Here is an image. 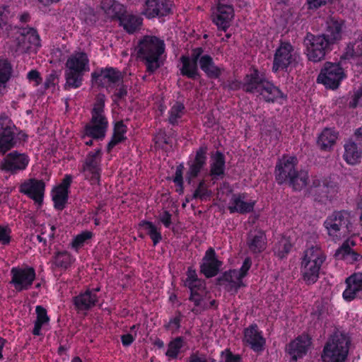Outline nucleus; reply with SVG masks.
Masks as SVG:
<instances>
[{"instance_id":"35","label":"nucleus","mask_w":362,"mask_h":362,"mask_svg":"<svg viewBox=\"0 0 362 362\" xmlns=\"http://www.w3.org/2000/svg\"><path fill=\"white\" fill-rule=\"evenodd\" d=\"M101 8L110 19H118L124 11L123 5L115 0H102Z\"/></svg>"},{"instance_id":"13","label":"nucleus","mask_w":362,"mask_h":362,"mask_svg":"<svg viewBox=\"0 0 362 362\" xmlns=\"http://www.w3.org/2000/svg\"><path fill=\"white\" fill-rule=\"evenodd\" d=\"M298 58V54L290 43L282 42L276 50L272 70L274 72L286 70L289 66L294 65Z\"/></svg>"},{"instance_id":"17","label":"nucleus","mask_w":362,"mask_h":362,"mask_svg":"<svg viewBox=\"0 0 362 362\" xmlns=\"http://www.w3.org/2000/svg\"><path fill=\"white\" fill-rule=\"evenodd\" d=\"M100 150L90 152L85 159L82 167V173L86 180L91 184H96L99 182L100 177Z\"/></svg>"},{"instance_id":"7","label":"nucleus","mask_w":362,"mask_h":362,"mask_svg":"<svg viewBox=\"0 0 362 362\" xmlns=\"http://www.w3.org/2000/svg\"><path fill=\"white\" fill-rule=\"evenodd\" d=\"M350 345L349 336L341 332H334L325 345L322 358L324 362H344Z\"/></svg>"},{"instance_id":"4","label":"nucleus","mask_w":362,"mask_h":362,"mask_svg":"<svg viewBox=\"0 0 362 362\" xmlns=\"http://www.w3.org/2000/svg\"><path fill=\"white\" fill-rule=\"evenodd\" d=\"M89 70V59L85 52H76L71 54L65 64L66 87L69 88L80 87L84 74Z\"/></svg>"},{"instance_id":"46","label":"nucleus","mask_w":362,"mask_h":362,"mask_svg":"<svg viewBox=\"0 0 362 362\" xmlns=\"http://www.w3.org/2000/svg\"><path fill=\"white\" fill-rule=\"evenodd\" d=\"M142 226L145 230L147 231L148 235L153 242V245L158 244L162 239L160 228L156 226L154 223L150 221H144Z\"/></svg>"},{"instance_id":"34","label":"nucleus","mask_w":362,"mask_h":362,"mask_svg":"<svg viewBox=\"0 0 362 362\" xmlns=\"http://www.w3.org/2000/svg\"><path fill=\"white\" fill-rule=\"evenodd\" d=\"M119 25L129 33H133L140 28L142 23V18L133 14L123 13L118 18Z\"/></svg>"},{"instance_id":"2","label":"nucleus","mask_w":362,"mask_h":362,"mask_svg":"<svg viewBox=\"0 0 362 362\" xmlns=\"http://www.w3.org/2000/svg\"><path fill=\"white\" fill-rule=\"evenodd\" d=\"M326 255L318 245H313L306 249L301 258L300 273L303 281L307 284L315 283Z\"/></svg>"},{"instance_id":"20","label":"nucleus","mask_w":362,"mask_h":362,"mask_svg":"<svg viewBox=\"0 0 362 362\" xmlns=\"http://www.w3.org/2000/svg\"><path fill=\"white\" fill-rule=\"evenodd\" d=\"M251 265V259L246 258L239 270H230L224 274V281L228 283L227 286L230 290H235L236 291L240 287L243 286L242 279L247 275Z\"/></svg>"},{"instance_id":"24","label":"nucleus","mask_w":362,"mask_h":362,"mask_svg":"<svg viewBox=\"0 0 362 362\" xmlns=\"http://www.w3.org/2000/svg\"><path fill=\"white\" fill-rule=\"evenodd\" d=\"M311 344V339L308 334H302L291 341L286 346V351L293 360L305 356Z\"/></svg>"},{"instance_id":"49","label":"nucleus","mask_w":362,"mask_h":362,"mask_svg":"<svg viewBox=\"0 0 362 362\" xmlns=\"http://www.w3.org/2000/svg\"><path fill=\"white\" fill-rule=\"evenodd\" d=\"M55 227L51 224H42L40 227V234L37 235L40 242H46L47 239L52 240L54 235Z\"/></svg>"},{"instance_id":"62","label":"nucleus","mask_w":362,"mask_h":362,"mask_svg":"<svg viewBox=\"0 0 362 362\" xmlns=\"http://www.w3.org/2000/svg\"><path fill=\"white\" fill-rule=\"evenodd\" d=\"M189 362H209L204 355L193 354L189 358Z\"/></svg>"},{"instance_id":"41","label":"nucleus","mask_w":362,"mask_h":362,"mask_svg":"<svg viewBox=\"0 0 362 362\" xmlns=\"http://www.w3.org/2000/svg\"><path fill=\"white\" fill-rule=\"evenodd\" d=\"M210 166L211 175L214 177L223 175L225 170V160L223 155L220 152H216L213 155Z\"/></svg>"},{"instance_id":"12","label":"nucleus","mask_w":362,"mask_h":362,"mask_svg":"<svg viewBox=\"0 0 362 362\" xmlns=\"http://www.w3.org/2000/svg\"><path fill=\"white\" fill-rule=\"evenodd\" d=\"M306 45L307 56L309 60L317 62L324 59L329 46V41L325 35L308 34L304 40Z\"/></svg>"},{"instance_id":"40","label":"nucleus","mask_w":362,"mask_h":362,"mask_svg":"<svg viewBox=\"0 0 362 362\" xmlns=\"http://www.w3.org/2000/svg\"><path fill=\"white\" fill-rule=\"evenodd\" d=\"M248 246L254 253L260 252L265 249V235L262 231L251 233L248 238Z\"/></svg>"},{"instance_id":"19","label":"nucleus","mask_w":362,"mask_h":362,"mask_svg":"<svg viewBox=\"0 0 362 362\" xmlns=\"http://www.w3.org/2000/svg\"><path fill=\"white\" fill-rule=\"evenodd\" d=\"M296 164L297 158L295 156H284L279 160L276 166V179L279 184L289 182L296 173Z\"/></svg>"},{"instance_id":"9","label":"nucleus","mask_w":362,"mask_h":362,"mask_svg":"<svg viewBox=\"0 0 362 362\" xmlns=\"http://www.w3.org/2000/svg\"><path fill=\"white\" fill-rule=\"evenodd\" d=\"M217 197L223 203V207L227 209L230 214H247L251 212L255 202L248 199L245 194H233L228 191L224 194L223 191H218Z\"/></svg>"},{"instance_id":"51","label":"nucleus","mask_w":362,"mask_h":362,"mask_svg":"<svg viewBox=\"0 0 362 362\" xmlns=\"http://www.w3.org/2000/svg\"><path fill=\"white\" fill-rule=\"evenodd\" d=\"M182 346V340L181 338H176L175 340L172 341L169 345L168 349L166 351V356L171 358H175L177 357V354L180 352V349Z\"/></svg>"},{"instance_id":"15","label":"nucleus","mask_w":362,"mask_h":362,"mask_svg":"<svg viewBox=\"0 0 362 362\" xmlns=\"http://www.w3.org/2000/svg\"><path fill=\"white\" fill-rule=\"evenodd\" d=\"M11 281L17 291L28 290L35 279V271L33 267H13L11 270Z\"/></svg>"},{"instance_id":"56","label":"nucleus","mask_w":362,"mask_h":362,"mask_svg":"<svg viewBox=\"0 0 362 362\" xmlns=\"http://www.w3.org/2000/svg\"><path fill=\"white\" fill-rule=\"evenodd\" d=\"M358 105H362V87L357 90L349 102V106L351 107H356Z\"/></svg>"},{"instance_id":"23","label":"nucleus","mask_w":362,"mask_h":362,"mask_svg":"<svg viewBox=\"0 0 362 362\" xmlns=\"http://www.w3.org/2000/svg\"><path fill=\"white\" fill-rule=\"evenodd\" d=\"M243 342L254 351L261 352L264 349L266 340L257 326L252 325L244 330Z\"/></svg>"},{"instance_id":"31","label":"nucleus","mask_w":362,"mask_h":362,"mask_svg":"<svg viewBox=\"0 0 362 362\" xmlns=\"http://www.w3.org/2000/svg\"><path fill=\"white\" fill-rule=\"evenodd\" d=\"M221 264V262L215 257L214 250L210 248L203 259L201 271L206 277H212L217 274Z\"/></svg>"},{"instance_id":"52","label":"nucleus","mask_w":362,"mask_h":362,"mask_svg":"<svg viewBox=\"0 0 362 362\" xmlns=\"http://www.w3.org/2000/svg\"><path fill=\"white\" fill-rule=\"evenodd\" d=\"M93 236V233L90 231H84L77 235L72 241V247L78 250L82 247L86 240L90 239Z\"/></svg>"},{"instance_id":"37","label":"nucleus","mask_w":362,"mask_h":362,"mask_svg":"<svg viewBox=\"0 0 362 362\" xmlns=\"http://www.w3.org/2000/svg\"><path fill=\"white\" fill-rule=\"evenodd\" d=\"M327 24V28L324 35L331 45L341 38L342 24L334 19H330Z\"/></svg>"},{"instance_id":"48","label":"nucleus","mask_w":362,"mask_h":362,"mask_svg":"<svg viewBox=\"0 0 362 362\" xmlns=\"http://www.w3.org/2000/svg\"><path fill=\"white\" fill-rule=\"evenodd\" d=\"M72 257L67 252H57L54 256V264L62 269L68 268L72 262Z\"/></svg>"},{"instance_id":"29","label":"nucleus","mask_w":362,"mask_h":362,"mask_svg":"<svg viewBox=\"0 0 362 362\" xmlns=\"http://www.w3.org/2000/svg\"><path fill=\"white\" fill-rule=\"evenodd\" d=\"M203 53L200 47L193 49L190 57H182V67L181 72L189 78H194L197 76V61Z\"/></svg>"},{"instance_id":"14","label":"nucleus","mask_w":362,"mask_h":362,"mask_svg":"<svg viewBox=\"0 0 362 362\" xmlns=\"http://www.w3.org/2000/svg\"><path fill=\"white\" fill-rule=\"evenodd\" d=\"M184 284L190 290L189 300L196 306L204 308V296L206 295L205 284L202 280L197 277L195 270L191 267L188 268Z\"/></svg>"},{"instance_id":"30","label":"nucleus","mask_w":362,"mask_h":362,"mask_svg":"<svg viewBox=\"0 0 362 362\" xmlns=\"http://www.w3.org/2000/svg\"><path fill=\"white\" fill-rule=\"evenodd\" d=\"M121 73L113 68H106L101 71L99 76V81L101 85L109 91L112 90L115 87L119 86L122 81Z\"/></svg>"},{"instance_id":"8","label":"nucleus","mask_w":362,"mask_h":362,"mask_svg":"<svg viewBox=\"0 0 362 362\" xmlns=\"http://www.w3.org/2000/svg\"><path fill=\"white\" fill-rule=\"evenodd\" d=\"M349 214L344 211H334L327 217L324 226L333 241H338L349 233Z\"/></svg>"},{"instance_id":"28","label":"nucleus","mask_w":362,"mask_h":362,"mask_svg":"<svg viewBox=\"0 0 362 362\" xmlns=\"http://www.w3.org/2000/svg\"><path fill=\"white\" fill-rule=\"evenodd\" d=\"M343 158L348 165H356L362 159V143H356L352 140L347 141L344 145Z\"/></svg>"},{"instance_id":"18","label":"nucleus","mask_w":362,"mask_h":362,"mask_svg":"<svg viewBox=\"0 0 362 362\" xmlns=\"http://www.w3.org/2000/svg\"><path fill=\"white\" fill-rule=\"evenodd\" d=\"M29 161V157L25 153L13 151L4 158L0 163V168L6 172L16 173L25 170Z\"/></svg>"},{"instance_id":"60","label":"nucleus","mask_w":362,"mask_h":362,"mask_svg":"<svg viewBox=\"0 0 362 362\" xmlns=\"http://www.w3.org/2000/svg\"><path fill=\"white\" fill-rule=\"evenodd\" d=\"M182 165H180L179 167H177L173 180L174 182L181 188L182 186Z\"/></svg>"},{"instance_id":"57","label":"nucleus","mask_w":362,"mask_h":362,"mask_svg":"<svg viewBox=\"0 0 362 362\" xmlns=\"http://www.w3.org/2000/svg\"><path fill=\"white\" fill-rule=\"evenodd\" d=\"M332 1V0H307V4L310 9H316Z\"/></svg>"},{"instance_id":"36","label":"nucleus","mask_w":362,"mask_h":362,"mask_svg":"<svg viewBox=\"0 0 362 362\" xmlns=\"http://www.w3.org/2000/svg\"><path fill=\"white\" fill-rule=\"evenodd\" d=\"M199 63L201 69L210 78H216L221 74V69L216 66L213 59L209 55L200 56Z\"/></svg>"},{"instance_id":"1","label":"nucleus","mask_w":362,"mask_h":362,"mask_svg":"<svg viewBox=\"0 0 362 362\" xmlns=\"http://www.w3.org/2000/svg\"><path fill=\"white\" fill-rule=\"evenodd\" d=\"M288 182L295 190H301L308 187L309 193L313 195L331 197L338 192L337 183L330 178L322 179L318 176H313L309 180L308 173L305 170L296 171Z\"/></svg>"},{"instance_id":"39","label":"nucleus","mask_w":362,"mask_h":362,"mask_svg":"<svg viewBox=\"0 0 362 362\" xmlns=\"http://www.w3.org/2000/svg\"><path fill=\"white\" fill-rule=\"evenodd\" d=\"M127 129V126L122 121H118L115 124L113 136L107 145L108 151H110L117 144L126 139Z\"/></svg>"},{"instance_id":"25","label":"nucleus","mask_w":362,"mask_h":362,"mask_svg":"<svg viewBox=\"0 0 362 362\" xmlns=\"http://www.w3.org/2000/svg\"><path fill=\"white\" fill-rule=\"evenodd\" d=\"M144 14L148 18L164 16L171 13L173 4L170 0H147Z\"/></svg>"},{"instance_id":"50","label":"nucleus","mask_w":362,"mask_h":362,"mask_svg":"<svg viewBox=\"0 0 362 362\" xmlns=\"http://www.w3.org/2000/svg\"><path fill=\"white\" fill-rule=\"evenodd\" d=\"M184 109L185 107L182 103H176L175 105H173L169 112L170 123L173 124L177 123L178 119H180L184 114Z\"/></svg>"},{"instance_id":"33","label":"nucleus","mask_w":362,"mask_h":362,"mask_svg":"<svg viewBox=\"0 0 362 362\" xmlns=\"http://www.w3.org/2000/svg\"><path fill=\"white\" fill-rule=\"evenodd\" d=\"M206 148L201 147L197 152L194 161L189 165V170L187 173V179L189 182L195 178L199 173L202 168L206 163Z\"/></svg>"},{"instance_id":"58","label":"nucleus","mask_w":362,"mask_h":362,"mask_svg":"<svg viewBox=\"0 0 362 362\" xmlns=\"http://www.w3.org/2000/svg\"><path fill=\"white\" fill-rule=\"evenodd\" d=\"M172 215L168 211H164L159 214L158 219L165 227L169 228L171 224Z\"/></svg>"},{"instance_id":"55","label":"nucleus","mask_w":362,"mask_h":362,"mask_svg":"<svg viewBox=\"0 0 362 362\" xmlns=\"http://www.w3.org/2000/svg\"><path fill=\"white\" fill-rule=\"evenodd\" d=\"M209 196V192L206 189L204 182H201L194 193V197L206 199Z\"/></svg>"},{"instance_id":"61","label":"nucleus","mask_w":362,"mask_h":362,"mask_svg":"<svg viewBox=\"0 0 362 362\" xmlns=\"http://www.w3.org/2000/svg\"><path fill=\"white\" fill-rule=\"evenodd\" d=\"M180 320L179 317H173V319H171L169 321V322L167 325L168 329H169L172 331L177 329L180 327Z\"/></svg>"},{"instance_id":"10","label":"nucleus","mask_w":362,"mask_h":362,"mask_svg":"<svg viewBox=\"0 0 362 362\" xmlns=\"http://www.w3.org/2000/svg\"><path fill=\"white\" fill-rule=\"evenodd\" d=\"M15 35L16 45L13 50L17 53L35 52L40 47V40L36 30L32 28L12 29Z\"/></svg>"},{"instance_id":"21","label":"nucleus","mask_w":362,"mask_h":362,"mask_svg":"<svg viewBox=\"0 0 362 362\" xmlns=\"http://www.w3.org/2000/svg\"><path fill=\"white\" fill-rule=\"evenodd\" d=\"M346 288L342 296L350 302L357 297L362 298V271L355 272L345 280Z\"/></svg>"},{"instance_id":"54","label":"nucleus","mask_w":362,"mask_h":362,"mask_svg":"<svg viewBox=\"0 0 362 362\" xmlns=\"http://www.w3.org/2000/svg\"><path fill=\"white\" fill-rule=\"evenodd\" d=\"M11 230L8 226L0 225V243L3 245H7L11 240Z\"/></svg>"},{"instance_id":"64","label":"nucleus","mask_w":362,"mask_h":362,"mask_svg":"<svg viewBox=\"0 0 362 362\" xmlns=\"http://www.w3.org/2000/svg\"><path fill=\"white\" fill-rule=\"evenodd\" d=\"M115 88H116L115 95L119 98L124 97L127 94L126 88L124 86H121V83L119 86H117Z\"/></svg>"},{"instance_id":"43","label":"nucleus","mask_w":362,"mask_h":362,"mask_svg":"<svg viewBox=\"0 0 362 362\" xmlns=\"http://www.w3.org/2000/svg\"><path fill=\"white\" fill-rule=\"evenodd\" d=\"M12 74V66L10 62L4 58L0 59V93L5 88L6 83Z\"/></svg>"},{"instance_id":"11","label":"nucleus","mask_w":362,"mask_h":362,"mask_svg":"<svg viewBox=\"0 0 362 362\" xmlns=\"http://www.w3.org/2000/svg\"><path fill=\"white\" fill-rule=\"evenodd\" d=\"M345 78L346 74L339 64L326 62L317 76V81L327 88L334 90Z\"/></svg>"},{"instance_id":"44","label":"nucleus","mask_w":362,"mask_h":362,"mask_svg":"<svg viewBox=\"0 0 362 362\" xmlns=\"http://www.w3.org/2000/svg\"><path fill=\"white\" fill-rule=\"evenodd\" d=\"M334 256L339 259L347 261H357L360 257L359 255L354 252L347 243H344L337 251Z\"/></svg>"},{"instance_id":"32","label":"nucleus","mask_w":362,"mask_h":362,"mask_svg":"<svg viewBox=\"0 0 362 362\" xmlns=\"http://www.w3.org/2000/svg\"><path fill=\"white\" fill-rule=\"evenodd\" d=\"M99 291V288H96L95 291L88 290L83 293L76 296L74 299V305L78 310H86L94 306L98 300L96 291Z\"/></svg>"},{"instance_id":"38","label":"nucleus","mask_w":362,"mask_h":362,"mask_svg":"<svg viewBox=\"0 0 362 362\" xmlns=\"http://www.w3.org/2000/svg\"><path fill=\"white\" fill-rule=\"evenodd\" d=\"M337 134L332 129L326 128L318 136L317 144L323 150H329L335 144Z\"/></svg>"},{"instance_id":"22","label":"nucleus","mask_w":362,"mask_h":362,"mask_svg":"<svg viewBox=\"0 0 362 362\" xmlns=\"http://www.w3.org/2000/svg\"><path fill=\"white\" fill-rule=\"evenodd\" d=\"M20 192L41 204L45 192V183L42 180L29 179L23 182L20 186Z\"/></svg>"},{"instance_id":"42","label":"nucleus","mask_w":362,"mask_h":362,"mask_svg":"<svg viewBox=\"0 0 362 362\" xmlns=\"http://www.w3.org/2000/svg\"><path fill=\"white\" fill-rule=\"evenodd\" d=\"M35 311L37 319L35 322L33 334L39 336L41 334L42 327L49 322V318L47 316V310L43 307L37 305L35 308Z\"/></svg>"},{"instance_id":"45","label":"nucleus","mask_w":362,"mask_h":362,"mask_svg":"<svg viewBox=\"0 0 362 362\" xmlns=\"http://www.w3.org/2000/svg\"><path fill=\"white\" fill-rule=\"evenodd\" d=\"M291 241L286 237H282L276 243L274 252L279 258H284L291 251Z\"/></svg>"},{"instance_id":"47","label":"nucleus","mask_w":362,"mask_h":362,"mask_svg":"<svg viewBox=\"0 0 362 362\" xmlns=\"http://www.w3.org/2000/svg\"><path fill=\"white\" fill-rule=\"evenodd\" d=\"M10 16L8 7L0 6V35H6L8 33V30H11V25L8 24V19Z\"/></svg>"},{"instance_id":"3","label":"nucleus","mask_w":362,"mask_h":362,"mask_svg":"<svg viewBox=\"0 0 362 362\" xmlns=\"http://www.w3.org/2000/svg\"><path fill=\"white\" fill-rule=\"evenodd\" d=\"M138 48L139 57L145 61L148 71L154 72L162 65V55L165 52L163 40L147 35L140 41Z\"/></svg>"},{"instance_id":"5","label":"nucleus","mask_w":362,"mask_h":362,"mask_svg":"<svg viewBox=\"0 0 362 362\" xmlns=\"http://www.w3.org/2000/svg\"><path fill=\"white\" fill-rule=\"evenodd\" d=\"M246 91L262 95L266 101H278L284 98L281 91L272 83L265 80L257 70H254L245 78Z\"/></svg>"},{"instance_id":"6","label":"nucleus","mask_w":362,"mask_h":362,"mask_svg":"<svg viewBox=\"0 0 362 362\" xmlns=\"http://www.w3.org/2000/svg\"><path fill=\"white\" fill-rule=\"evenodd\" d=\"M105 101L104 95L97 96L91 112V119L84 128V139L86 136L98 140L105 138L108 128V121L104 115Z\"/></svg>"},{"instance_id":"27","label":"nucleus","mask_w":362,"mask_h":362,"mask_svg":"<svg viewBox=\"0 0 362 362\" xmlns=\"http://www.w3.org/2000/svg\"><path fill=\"white\" fill-rule=\"evenodd\" d=\"M71 181V176L67 175L64 177L62 183L53 189L52 199L56 209L62 210L64 208Z\"/></svg>"},{"instance_id":"53","label":"nucleus","mask_w":362,"mask_h":362,"mask_svg":"<svg viewBox=\"0 0 362 362\" xmlns=\"http://www.w3.org/2000/svg\"><path fill=\"white\" fill-rule=\"evenodd\" d=\"M240 360L239 355L233 354L228 350L221 352L220 362H240Z\"/></svg>"},{"instance_id":"59","label":"nucleus","mask_w":362,"mask_h":362,"mask_svg":"<svg viewBox=\"0 0 362 362\" xmlns=\"http://www.w3.org/2000/svg\"><path fill=\"white\" fill-rule=\"evenodd\" d=\"M27 76L30 81L34 82V86L39 85L42 81L40 74L35 70L29 71Z\"/></svg>"},{"instance_id":"16","label":"nucleus","mask_w":362,"mask_h":362,"mask_svg":"<svg viewBox=\"0 0 362 362\" xmlns=\"http://www.w3.org/2000/svg\"><path fill=\"white\" fill-rule=\"evenodd\" d=\"M16 128L7 116H0V154H5L16 145Z\"/></svg>"},{"instance_id":"26","label":"nucleus","mask_w":362,"mask_h":362,"mask_svg":"<svg viewBox=\"0 0 362 362\" xmlns=\"http://www.w3.org/2000/svg\"><path fill=\"white\" fill-rule=\"evenodd\" d=\"M233 16L234 11L231 6L218 3L213 21L218 29L226 31L230 26Z\"/></svg>"},{"instance_id":"63","label":"nucleus","mask_w":362,"mask_h":362,"mask_svg":"<svg viewBox=\"0 0 362 362\" xmlns=\"http://www.w3.org/2000/svg\"><path fill=\"white\" fill-rule=\"evenodd\" d=\"M134 339L135 337L131 334H126L121 337L122 343L126 346H129Z\"/></svg>"}]
</instances>
